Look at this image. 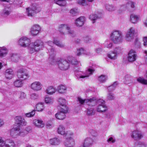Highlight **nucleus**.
<instances>
[{
	"mask_svg": "<svg viewBox=\"0 0 147 147\" xmlns=\"http://www.w3.org/2000/svg\"><path fill=\"white\" fill-rule=\"evenodd\" d=\"M22 80L19 79H16L13 82L14 86L18 88L22 87L23 84Z\"/></svg>",
	"mask_w": 147,
	"mask_h": 147,
	"instance_id": "c85d7f7f",
	"label": "nucleus"
},
{
	"mask_svg": "<svg viewBox=\"0 0 147 147\" xmlns=\"http://www.w3.org/2000/svg\"><path fill=\"white\" fill-rule=\"evenodd\" d=\"M32 128L30 126H28L25 129H21L22 131L24 132L25 133L23 137H24L26 135L28 134L31 131Z\"/></svg>",
	"mask_w": 147,
	"mask_h": 147,
	"instance_id": "de8ad7c7",
	"label": "nucleus"
},
{
	"mask_svg": "<svg viewBox=\"0 0 147 147\" xmlns=\"http://www.w3.org/2000/svg\"><path fill=\"white\" fill-rule=\"evenodd\" d=\"M140 20V17L139 16L134 14L130 16V20L133 23H136Z\"/></svg>",
	"mask_w": 147,
	"mask_h": 147,
	"instance_id": "5701e85b",
	"label": "nucleus"
},
{
	"mask_svg": "<svg viewBox=\"0 0 147 147\" xmlns=\"http://www.w3.org/2000/svg\"><path fill=\"white\" fill-rule=\"evenodd\" d=\"M93 142L92 139L89 137L85 139L83 143V147H89L92 146Z\"/></svg>",
	"mask_w": 147,
	"mask_h": 147,
	"instance_id": "6ab92c4d",
	"label": "nucleus"
},
{
	"mask_svg": "<svg viewBox=\"0 0 147 147\" xmlns=\"http://www.w3.org/2000/svg\"><path fill=\"white\" fill-rule=\"evenodd\" d=\"M33 123L38 128H42L45 126L43 121L41 119H37L34 120Z\"/></svg>",
	"mask_w": 147,
	"mask_h": 147,
	"instance_id": "412c9836",
	"label": "nucleus"
},
{
	"mask_svg": "<svg viewBox=\"0 0 147 147\" xmlns=\"http://www.w3.org/2000/svg\"><path fill=\"white\" fill-rule=\"evenodd\" d=\"M125 83L127 84L132 83L133 82V78L129 75H127L125 76Z\"/></svg>",
	"mask_w": 147,
	"mask_h": 147,
	"instance_id": "4c0bfd02",
	"label": "nucleus"
},
{
	"mask_svg": "<svg viewBox=\"0 0 147 147\" xmlns=\"http://www.w3.org/2000/svg\"><path fill=\"white\" fill-rule=\"evenodd\" d=\"M68 60L59 58L57 59L56 61V64L58 65L60 69L66 70L69 68L70 63L72 65H77L79 63L75 57H68Z\"/></svg>",
	"mask_w": 147,
	"mask_h": 147,
	"instance_id": "f03ea898",
	"label": "nucleus"
},
{
	"mask_svg": "<svg viewBox=\"0 0 147 147\" xmlns=\"http://www.w3.org/2000/svg\"><path fill=\"white\" fill-rule=\"evenodd\" d=\"M13 72L11 69H7L5 71V76L8 79H11L13 76Z\"/></svg>",
	"mask_w": 147,
	"mask_h": 147,
	"instance_id": "393cba45",
	"label": "nucleus"
},
{
	"mask_svg": "<svg viewBox=\"0 0 147 147\" xmlns=\"http://www.w3.org/2000/svg\"><path fill=\"white\" fill-rule=\"evenodd\" d=\"M126 9H127L125 5H121L119 9V13H120L121 12L125 11Z\"/></svg>",
	"mask_w": 147,
	"mask_h": 147,
	"instance_id": "5fc2aeb1",
	"label": "nucleus"
},
{
	"mask_svg": "<svg viewBox=\"0 0 147 147\" xmlns=\"http://www.w3.org/2000/svg\"><path fill=\"white\" fill-rule=\"evenodd\" d=\"M11 60L13 62H17L19 59V57L18 55L16 54L12 53L10 54Z\"/></svg>",
	"mask_w": 147,
	"mask_h": 147,
	"instance_id": "f704fd0d",
	"label": "nucleus"
},
{
	"mask_svg": "<svg viewBox=\"0 0 147 147\" xmlns=\"http://www.w3.org/2000/svg\"><path fill=\"white\" fill-rule=\"evenodd\" d=\"M135 147H146V144L143 142H137L135 144Z\"/></svg>",
	"mask_w": 147,
	"mask_h": 147,
	"instance_id": "79ce46f5",
	"label": "nucleus"
},
{
	"mask_svg": "<svg viewBox=\"0 0 147 147\" xmlns=\"http://www.w3.org/2000/svg\"><path fill=\"white\" fill-rule=\"evenodd\" d=\"M76 53V55L78 56H79L83 54H87L86 53V50H84V49L83 48H81L78 49Z\"/></svg>",
	"mask_w": 147,
	"mask_h": 147,
	"instance_id": "a18cd8bd",
	"label": "nucleus"
},
{
	"mask_svg": "<svg viewBox=\"0 0 147 147\" xmlns=\"http://www.w3.org/2000/svg\"><path fill=\"white\" fill-rule=\"evenodd\" d=\"M137 81L139 83L144 84H147V80L143 77H139L137 78Z\"/></svg>",
	"mask_w": 147,
	"mask_h": 147,
	"instance_id": "49530a36",
	"label": "nucleus"
},
{
	"mask_svg": "<svg viewBox=\"0 0 147 147\" xmlns=\"http://www.w3.org/2000/svg\"><path fill=\"white\" fill-rule=\"evenodd\" d=\"M107 80V76L106 75H102L98 77V80L100 82H104Z\"/></svg>",
	"mask_w": 147,
	"mask_h": 147,
	"instance_id": "a19ab883",
	"label": "nucleus"
},
{
	"mask_svg": "<svg viewBox=\"0 0 147 147\" xmlns=\"http://www.w3.org/2000/svg\"><path fill=\"white\" fill-rule=\"evenodd\" d=\"M30 97L32 99L35 100L38 98V94L35 93H33L31 95Z\"/></svg>",
	"mask_w": 147,
	"mask_h": 147,
	"instance_id": "13d9d810",
	"label": "nucleus"
},
{
	"mask_svg": "<svg viewBox=\"0 0 147 147\" xmlns=\"http://www.w3.org/2000/svg\"><path fill=\"white\" fill-rule=\"evenodd\" d=\"M135 3L131 1L128 2L125 5L127 9L130 8H134L135 7Z\"/></svg>",
	"mask_w": 147,
	"mask_h": 147,
	"instance_id": "c03bdc74",
	"label": "nucleus"
},
{
	"mask_svg": "<svg viewBox=\"0 0 147 147\" xmlns=\"http://www.w3.org/2000/svg\"><path fill=\"white\" fill-rule=\"evenodd\" d=\"M110 39L114 43L118 44L121 42L123 39L122 32L120 31L115 30L110 34Z\"/></svg>",
	"mask_w": 147,
	"mask_h": 147,
	"instance_id": "20e7f679",
	"label": "nucleus"
},
{
	"mask_svg": "<svg viewBox=\"0 0 147 147\" xmlns=\"http://www.w3.org/2000/svg\"><path fill=\"white\" fill-rule=\"evenodd\" d=\"M117 56V55L113 51L108 54V57L113 60L116 59Z\"/></svg>",
	"mask_w": 147,
	"mask_h": 147,
	"instance_id": "58836bf2",
	"label": "nucleus"
},
{
	"mask_svg": "<svg viewBox=\"0 0 147 147\" xmlns=\"http://www.w3.org/2000/svg\"><path fill=\"white\" fill-rule=\"evenodd\" d=\"M65 128L62 125H60L59 126L57 129V131L59 134H61V135H64V137L65 136L66 134L68 132H70L67 131L65 132Z\"/></svg>",
	"mask_w": 147,
	"mask_h": 147,
	"instance_id": "a878e982",
	"label": "nucleus"
},
{
	"mask_svg": "<svg viewBox=\"0 0 147 147\" xmlns=\"http://www.w3.org/2000/svg\"><path fill=\"white\" fill-rule=\"evenodd\" d=\"M115 98V96L114 94L111 92H110L108 94L107 97V99L108 100H114Z\"/></svg>",
	"mask_w": 147,
	"mask_h": 147,
	"instance_id": "09e8293b",
	"label": "nucleus"
},
{
	"mask_svg": "<svg viewBox=\"0 0 147 147\" xmlns=\"http://www.w3.org/2000/svg\"><path fill=\"white\" fill-rule=\"evenodd\" d=\"M5 142L3 139L2 137H0V147H3L5 146Z\"/></svg>",
	"mask_w": 147,
	"mask_h": 147,
	"instance_id": "bf43d9fd",
	"label": "nucleus"
},
{
	"mask_svg": "<svg viewBox=\"0 0 147 147\" xmlns=\"http://www.w3.org/2000/svg\"><path fill=\"white\" fill-rule=\"evenodd\" d=\"M41 10V8L39 5L36 3H33L30 7L26 8V13L27 16L29 17H33L34 14Z\"/></svg>",
	"mask_w": 147,
	"mask_h": 147,
	"instance_id": "39448f33",
	"label": "nucleus"
},
{
	"mask_svg": "<svg viewBox=\"0 0 147 147\" xmlns=\"http://www.w3.org/2000/svg\"><path fill=\"white\" fill-rule=\"evenodd\" d=\"M144 41V45L145 46H147V37H144L143 39Z\"/></svg>",
	"mask_w": 147,
	"mask_h": 147,
	"instance_id": "69168bd1",
	"label": "nucleus"
},
{
	"mask_svg": "<svg viewBox=\"0 0 147 147\" xmlns=\"http://www.w3.org/2000/svg\"><path fill=\"white\" fill-rule=\"evenodd\" d=\"M84 41L86 42H89L91 40V39L88 36L84 37Z\"/></svg>",
	"mask_w": 147,
	"mask_h": 147,
	"instance_id": "0e129e2a",
	"label": "nucleus"
},
{
	"mask_svg": "<svg viewBox=\"0 0 147 147\" xmlns=\"http://www.w3.org/2000/svg\"><path fill=\"white\" fill-rule=\"evenodd\" d=\"M89 132L93 136H96L97 135L96 132L94 130L90 129L89 131Z\"/></svg>",
	"mask_w": 147,
	"mask_h": 147,
	"instance_id": "680f3d73",
	"label": "nucleus"
},
{
	"mask_svg": "<svg viewBox=\"0 0 147 147\" xmlns=\"http://www.w3.org/2000/svg\"><path fill=\"white\" fill-rule=\"evenodd\" d=\"M53 126V122L51 120L48 121L46 123V127L48 129H51Z\"/></svg>",
	"mask_w": 147,
	"mask_h": 147,
	"instance_id": "3c124183",
	"label": "nucleus"
},
{
	"mask_svg": "<svg viewBox=\"0 0 147 147\" xmlns=\"http://www.w3.org/2000/svg\"><path fill=\"white\" fill-rule=\"evenodd\" d=\"M94 108L92 107H90L87 108L86 114L87 115H92L94 114Z\"/></svg>",
	"mask_w": 147,
	"mask_h": 147,
	"instance_id": "37998d69",
	"label": "nucleus"
},
{
	"mask_svg": "<svg viewBox=\"0 0 147 147\" xmlns=\"http://www.w3.org/2000/svg\"><path fill=\"white\" fill-rule=\"evenodd\" d=\"M16 94L19 97L20 99L23 100L26 97V94L23 92L17 91L16 92Z\"/></svg>",
	"mask_w": 147,
	"mask_h": 147,
	"instance_id": "72a5a7b5",
	"label": "nucleus"
},
{
	"mask_svg": "<svg viewBox=\"0 0 147 147\" xmlns=\"http://www.w3.org/2000/svg\"><path fill=\"white\" fill-rule=\"evenodd\" d=\"M50 144L52 145H55V139L53 138L50 139Z\"/></svg>",
	"mask_w": 147,
	"mask_h": 147,
	"instance_id": "774afa93",
	"label": "nucleus"
},
{
	"mask_svg": "<svg viewBox=\"0 0 147 147\" xmlns=\"http://www.w3.org/2000/svg\"><path fill=\"white\" fill-rule=\"evenodd\" d=\"M77 12L78 10L76 9H72L70 11V13L74 15H75Z\"/></svg>",
	"mask_w": 147,
	"mask_h": 147,
	"instance_id": "e2e57ef3",
	"label": "nucleus"
},
{
	"mask_svg": "<svg viewBox=\"0 0 147 147\" xmlns=\"http://www.w3.org/2000/svg\"><path fill=\"white\" fill-rule=\"evenodd\" d=\"M56 45L61 48H63L65 47L64 45L62 43L59 41L56 40Z\"/></svg>",
	"mask_w": 147,
	"mask_h": 147,
	"instance_id": "864d4df0",
	"label": "nucleus"
},
{
	"mask_svg": "<svg viewBox=\"0 0 147 147\" xmlns=\"http://www.w3.org/2000/svg\"><path fill=\"white\" fill-rule=\"evenodd\" d=\"M41 28L38 25H33L31 29V34L32 36L36 35L40 30Z\"/></svg>",
	"mask_w": 147,
	"mask_h": 147,
	"instance_id": "a211bd4d",
	"label": "nucleus"
},
{
	"mask_svg": "<svg viewBox=\"0 0 147 147\" xmlns=\"http://www.w3.org/2000/svg\"><path fill=\"white\" fill-rule=\"evenodd\" d=\"M100 17V16H98L97 14H92L90 15L89 19L92 21V23H94L95 22V20Z\"/></svg>",
	"mask_w": 147,
	"mask_h": 147,
	"instance_id": "2f4dec72",
	"label": "nucleus"
},
{
	"mask_svg": "<svg viewBox=\"0 0 147 147\" xmlns=\"http://www.w3.org/2000/svg\"><path fill=\"white\" fill-rule=\"evenodd\" d=\"M137 57L136 52L133 49L131 50L128 53V59L129 62H133L136 60Z\"/></svg>",
	"mask_w": 147,
	"mask_h": 147,
	"instance_id": "2eb2a0df",
	"label": "nucleus"
},
{
	"mask_svg": "<svg viewBox=\"0 0 147 147\" xmlns=\"http://www.w3.org/2000/svg\"><path fill=\"white\" fill-rule=\"evenodd\" d=\"M94 71V68L93 67H90L88 69L86 72V74L85 75H82V72L79 71H75V75L77 78L80 80L81 78H84L88 77L89 76L92 74Z\"/></svg>",
	"mask_w": 147,
	"mask_h": 147,
	"instance_id": "6e6552de",
	"label": "nucleus"
},
{
	"mask_svg": "<svg viewBox=\"0 0 147 147\" xmlns=\"http://www.w3.org/2000/svg\"><path fill=\"white\" fill-rule=\"evenodd\" d=\"M78 3L83 6H85L87 5V3L85 0H77Z\"/></svg>",
	"mask_w": 147,
	"mask_h": 147,
	"instance_id": "6e6d98bb",
	"label": "nucleus"
},
{
	"mask_svg": "<svg viewBox=\"0 0 147 147\" xmlns=\"http://www.w3.org/2000/svg\"><path fill=\"white\" fill-rule=\"evenodd\" d=\"M107 142L110 144L114 143L115 142L114 138L112 137H110L107 140Z\"/></svg>",
	"mask_w": 147,
	"mask_h": 147,
	"instance_id": "052dcab7",
	"label": "nucleus"
},
{
	"mask_svg": "<svg viewBox=\"0 0 147 147\" xmlns=\"http://www.w3.org/2000/svg\"><path fill=\"white\" fill-rule=\"evenodd\" d=\"M49 62L50 64L54 65L55 64V55L54 54L51 55L49 58Z\"/></svg>",
	"mask_w": 147,
	"mask_h": 147,
	"instance_id": "e433bc0d",
	"label": "nucleus"
},
{
	"mask_svg": "<svg viewBox=\"0 0 147 147\" xmlns=\"http://www.w3.org/2000/svg\"><path fill=\"white\" fill-rule=\"evenodd\" d=\"M85 21V18L83 17H81L78 18L76 20L75 23L77 26L81 27L84 24Z\"/></svg>",
	"mask_w": 147,
	"mask_h": 147,
	"instance_id": "4be33fe9",
	"label": "nucleus"
},
{
	"mask_svg": "<svg viewBox=\"0 0 147 147\" xmlns=\"http://www.w3.org/2000/svg\"><path fill=\"white\" fill-rule=\"evenodd\" d=\"M55 92V88L52 86L48 87L46 91V93L49 94H52Z\"/></svg>",
	"mask_w": 147,
	"mask_h": 147,
	"instance_id": "ea45409f",
	"label": "nucleus"
},
{
	"mask_svg": "<svg viewBox=\"0 0 147 147\" xmlns=\"http://www.w3.org/2000/svg\"><path fill=\"white\" fill-rule=\"evenodd\" d=\"M17 75L19 79L22 80L27 79L29 77L26 70L23 68H21L18 70Z\"/></svg>",
	"mask_w": 147,
	"mask_h": 147,
	"instance_id": "0eeeda50",
	"label": "nucleus"
},
{
	"mask_svg": "<svg viewBox=\"0 0 147 147\" xmlns=\"http://www.w3.org/2000/svg\"><path fill=\"white\" fill-rule=\"evenodd\" d=\"M36 108L38 111H42L44 109L43 103H39L36 105Z\"/></svg>",
	"mask_w": 147,
	"mask_h": 147,
	"instance_id": "473e14b6",
	"label": "nucleus"
},
{
	"mask_svg": "<svg viewBox=\"0 0 147 147\" xmlns=\"http://www.w3.org/2000/svg\"><path fill=\"white\" fill-rule=\"evenodd\" d=\"M73 133L71 132H67L65 136V140L64 144L66 147H73L75 144L74 140L71 137Z\"/></svg>",
	"mask_w": 147,
	"mask_h": 147,
	"instance_id": "423d86ee",
	"label": "nucleus"
},
{
	"mask_svg": "<svg viewBox=\"0 0 147 147\" xmlns=\"http://www.w3.org/2000/svg\"><path fill=\"white\" fill-rule=\"evenodd\" d=\"M14 119L15 123L17 125L18 127L21 126H25L27 124V122L22 116H16L15 117Z\"/></svg>",
	"mask_w": 147,
	"mask_h": 147,
	"instance_id": "4468645a",
	"label": "nucleus"
},
{
	"mask_svg": "<svg viewBox=\"0 0 147 147\" xmlns=\"http://www.w3.org/2000/svg\"><path fill=\"white\" fill-rule=\"evenodd\" d=\"M35 113V110H33L31 112L26 113L25 116L27 117H33Z\"/></svg>",
	"mask_w": 147,
	"mask_h": 147,
	"instance_id": "603ef678",
	"label": "nucleus"
},
{
	"mask_svg": "<svg viewBox=\"0 0 147 147\" xmlns=\"http://www.w3.org/2000/svg\"><path fill=\"white\" fill-rule=\"evenodd\" d=\"M58 111L56 114V118L60 120L63 119L65 117V113L67 112V109H63L60 107H57Z\"/></svg>",
	"mask_w": 147,
	"mask_h": 147,
	"instance_id": "ddd939ff",
	"label": "nucleus"
},
{
	"mask_svg": "<svg viewBox=\"0 0 147 147\" xmlns=\"http://www.w3.org/2000/svg\"><path fill=\"white\" fill-rule=\"evenodd\" d=\"M58 28L60 36L62 38H63L66 34L72 37L76 35L74 31L71 30L69 26L67 24H61L59 26Z\"/></svg>",
	"mask_w": 147,
	"mask_h": 147,
	"instance_id": "7ed1b4c3",
	"label": "nucleus"
},
{
	"mask_svg": "<svg viewBox=\"0 0 147 147\" xmlns=\"http://www.w3.org/2000/svg\"><path fill=\"white\" fill-rule=\"evenodd\" d=\"M30 42V40L26 37L21 38L18 41L19 45L24 47H28L31 54L38 51L43 47V43L40 40H37L34 42Z\"/></svg>",
	"mask_w": 147,
	"mask_h": 147,
	"instance_id": "f257e3e1",
	"label": "nucleus"
},
{
	"mask_svg": "<svg viewBox=\"0 0 147 147\" xmlns=\"http://www.w3.org/2000/svg\"><path fill=\"white\" fill-rule=\"evenodd\" d=\"M30 88L34 91H38L42 89V85L40 82L35 81L31 84Z\"/></svg>",
	"mask_w": 147,
	"mask_h": 147,
	"instance_id": "dca6fc26",
	"label": "nucleus"
},
{
	"mask_svg": "<svg viewBox=\"0 0 147 147\" xmlns=\"http://www.w3.org/2000/svg\"><path fill=\"white\" fill-rule=\"evenodd\" d=\"M0 57H5L7 53V50L5 47H0Z\"/></svg>",
	"mask_w": 147,
	"mask_h": 147,
	"instance_id": "cd10ccee",
	"label": "nucleus"
},
{
	"mask_svg": "<svg viewBox=\"0 0 147 147\" xmlns=\"http://www.w3.org/2000/svg\"><path fill=\"white\" fill-rule=\"evenodd\" d=\"M25 134V133L22 131L20 127H18L12 129L10 132L11 136L14 138H16L19 136L23 137Z\"/></svg>",
	"mask_w": 147,
	"mask_h": 147,
	"instance_id": "9d476101",
	"label": "nucleus"
},
{
	"mask_svg": "<svg viewBox=\"0 0 147 147\" xmlns=\"http://www.w3.org/2000/svg\"><path fill=\"white\" fill-rule=\"evenodd\" d=\"M135 29L133 27L131 28L127 31L125 38L126 40L129 42L133 41L135 37Z\"/></svg>",
	"mask_w": 147,
	"mask_h": 147,
	"instance_id": "9b49d317",
	"label": "nucleus"
},
{
	"mask_svg": "<svg viewBox=\"0 0 147 147\" xmlns=\"http://www.w3.org/2000/svg\"><path fill=\"white\" fill-rule=\"evenodd\" d=\"M78 100L81 105H82L85 102L87 105L92 107L95 106L96 102V99L94 98L86 99H83L81 97H78Z\"/></svg>",
	"mask_w": 147,
	"mask_h": 147,
	"instance_id": "1a4fd4ad",
	"label": "nucleus"
},
{
	"mask_svg": "<svg viewBox=\"0 0 147 147\" xmlns=\"http://www.w3.org/2000/svg\"><path fill=\"white\" fill-rule=\"evenodd\" d=\"M113 51L118 55L122 53V50L121 47H117L114 49Z\"/></svg>",
	"mask_w": 147,
	"mask_h": 147,
	"instance_id": "8fccbe9b",
	"label": "nucleus"
},
{
	"mask_svg": "<svg viewBox=\"0 0 147 147\" xmlns=\"http://www.w3.org/2000/svg\"><path fill=\"white\" fill-rule=\"evenodd\" d=\"M5 147H16V144L14 141L11 140H5Z\"/></svg>",
	"mask_w": 147,
	"mask_h": 147,
	"instance_id": "b1692460",
	"label": "nucleus"
},
{
	"mask_svg": "<svg viewBox=\"0 0 147 147\" xmlns=\"http://www.w3.org/2000/svg\"><path fill=\"white\" fill-rule=\"evenodd\" d=\"M131 137L135 140L140 139L143 137V135L141 131L138 130H135L133 131Z\"/></svg>",
	"mask_w": 147,
	"mask_h": 147,
	"instance_id": "f3484780",
	"label": "nucleus"
},
{
	"mask_svg": "<svg viewBox=\"0 0 147 147\" xmlns=\"http://www.w3.org/2000/svg\"><path fill=\"white\" fill-rule=\"evenodd\" d=\"M54 99L51 97L46 96L45 98V102L47 104L50 105L53 103Z\"/></svg>",
	"mask_w": 147,
	"mask_h": 147,
	"instance_id": "c9c22d12",
	"label": "nucleus"
},
{
	"mask_svg": "<svg viewBox=\"0 0 147 147\" xmlns=\"http://www.w3.org/2000/svg\"><path fill=\"white\" fill-rule=\"evenodd\" d=\"M58 103L60 106L58 107H60L63 109H67L66 105V101L65 99L62 97H60L57 100Z\"/></svg>",
	"mask_w": 147,
	"mask_h": 147,
	"instance_id": "aec40b11",
	"label": "nucleus"
},
{
	"mask_svg": "<svg viewBox=\"0 0 147 147\" xmlns=\"http://www.w3.org/2000/svg\"><path fill=\"white\" fill-rule=\"evenodd\" d=\"M97 102L98 106L97 108V111L103 112L107 110V108L105 105V101L101 99H99L97 101Z\"/></svg>",
	"mask_w": 147,
	"mask_h": 147,
	"instance_id": "f8f14e48",
	"label": "nucleus"
},
{
	"mask_svg": "<svg viewBox=\"0 0 147 147\" xmlns=\"http://www.w3.org/2000/svg\"><path fill=\"white\" fill-rule=\"evenodd\" d=\"M57 90L60 94H63L66 92L67 91V87L65 86L61 85L58 86Z\"/></svg>",
	"mask_w": 147,
	"mask_h": 147,
	"instance_id": "bb28decb",
	"label": "nucleus"
},
{
	"mask_svg": "<svg viewBox=\"0 0 147 147\" xmlns=\"http://www.w3.org/2000/svg\"><path fill=\"white\" fill-rule=\"evenodd\" d=\"M105 112V115H106V117L108 118H110L112 115V112L107 110Z\"/></svg>",
	"mask_w": 147,
	"mask_h": 147,
	"instance_id": "4d7b16f0",
	"label": "nucleus"
},
{
	"mask_svg": "<svg viewBox=\"0 0 147 147\" xmlns=\"http://www.w3.org/2000/svg\"><path fill=\"white\" fill-rule=\"evenodd\" d=\"M108 89L109 91H112L115 89V87H113V86L111 85L108 87Z\"/></svg>",
	"mask_w": 147,
	"mask_h": 147,
	"instance_id": "338daca9",
	"label": "nucleus"
},
{
	"mask_svg": "<svg viewBox=\"0 0 147 147\" xmlns=\"http://www.w3.org/2000/svg\"><path fill=\"white\" fill-rule=\"evenodd\" d=\"M106 9L109 11H112L116 10L117 7L112 5L106 4L105 5Z\"/></svg>",
	"mask_w": 147,
	"mask_h": 147,
	"instance_id": "c756f323",
	"label": "nucleus"
},
{
	"mask_svg": "<svg viewBox=\"0 0 147 147\" xmlns=\"http://www.w3.org/2000/svg\"><path fill=\"white\" fill-rule=\"evenodd\" d=\"M10 9L7 8H5L1 13V15L4 17L8 16L10 13Z\"/></svg>",
	"mask_w": 147,
	"mask_h": 147,
	"instance_id": "7c9ffc66",
	"label": "nucleus"
}]
</instances>
